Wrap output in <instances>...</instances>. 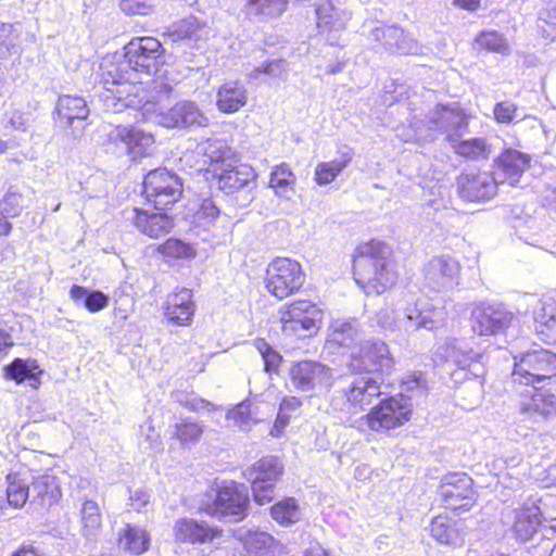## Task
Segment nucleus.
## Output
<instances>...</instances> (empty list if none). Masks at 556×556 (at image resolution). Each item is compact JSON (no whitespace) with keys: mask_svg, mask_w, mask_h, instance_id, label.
Here are the masks:
<instances>
[{"mask_svg":"<svg viewBox=\"0 0 556 556\" xmlns=\"http://www.w3.org/2000/svg\"><path fill=\"white\" fill-rule=\"evenodd\" d=\"M427 118L428 128L430 130H438L441 134H444L446 136L445 139L451 144L456 142L457 139L463 138L468 127L466 115L456 104H438L429 112Z\"/></svg>","mask_w":556,"mask_h":556,"instance_id":"obj_19","label":"nucleus"},{"mask_svg":"<svg viewBox=\"0 0 556 556\" xmlns=\"http://www.w3.org/2000/svg\"><path fill=\"white\" fill-rule=\"evenodd\" d=\"M22 210V195L16 192L8 191L0 201V214L4 216V219L18 216Z\"/></svg>","mask_w":556,"mask_h":556,"instance_id":"obj_58","label":"nucleus"},{"mask_svg":"<svg viewBox=\"0 0 556 556\" xmlns=\"http://www.w3.org/2000/svg\"><path fill=\"white\" fill-rule=\"evenodd\" d=\"M555 375L556 354L547 350L526 353L518 363H515L513 371L514 381L532 386Z\"/></svg>","mask_w":556,"mask_h":556,"instance_id":"obj_13","label":"nucleus"},{"mask_svg":"<svg viewBox=\"0 0 556 556\" xmlns=\"http://www.w3.org/2000/svg\"><path fill=\"white\" fill-rule=\"evenodd\" d=\"M282 330L298 338L311 337L318 329L321 311L307 300L294 301L279 308Z\"/></svg>","mask_w":556,"mask_h":556,"instance_id":"obj_9","label":"nucleus"},{"mask_svg":"<svg viewBox=\"0 0 556 556\" xmlns=\"http://www.w3.org/2000/svg\"><path fill=\"white\" fill-rule=\"evenodd\" d=\"M431 536L440 544L458 546L464 542V521L446 516L434 517L429 526Z\"/></svg>","mask_w":556,"mask_h":556,"instance_id":"obj_30","label":"nucleus"},{"mask_svg":"<svg viewBox=\"0 0 556 556\" xmlns=\"http://www.w3.org/2000/svg\"><path fill=\"white\" fill-rule=\"evenodd\" d=\"M252 414V404L250 402H242L229 412L228 417L239 422L240 426H244L254 420Z\"/></svg>","mask_w":556,"mask_h":556,"instance_id":"obj_62","label":"nucleus"},{"mask_svg":"<svg viewBox=\"0 0 556 556\" xmlns=\"http://www.w3.org/2000/svg\"><path fill=\"white\" fill-rule=\"evenodd\" d=\"M315 12L320 34L342 31L352 17V12L341 0H321Z\"/></svg>","mask_w":556,"mask_h":556,"instance_id":"obj_24","label":"nucleus"},{"mask_svg":"<svg viewBox=\"0 0 556 556\" xmlns=\"http://www.w3.org/2000/svg\"><path fill=\"white\" fill-rule=\"evenodd\" d=\"M392 366L393 358L389 346L380 340L361 342L348 363L351 372L365 375L389 370Z\"/></svg>","mask_w":556,"mask_h":556,"instance_id":"obj_15","label":"nucleus"},{"mask_svg":"<svg viewBox=\"0 0 556 556\" xmlns=\"http://www.w3.org/2000/svg\"><path fill=\"white\" fill-rule=\"evenodd\" d=\"M70 298L77 305H83L90 313L100 312L109 306L110 296L100 290H90L86 287L73 285Z\"/></svg>","mask_w":556,"mask_h":556,"instance_id":"obj_36","label":"nucleus"},{"mask_svg":"<svg viewBox=\"0 0 556 556\" xmlns=\"http://www.w3.org/2000/svg\"><path fill=\"white\" fill-rule=\"evenodd\" d=\"M194 305L192 301V291L187 288H182L178 292L170 294L167 299L165 306V316L167 319H179L176 315L179 306ZM180 320L184 318L180 317Z\"/></svg>","mask_w":556,"mask_h":556,"instance_id":"obj_53","label":"nucleus"},{"mask_svg":"<svg viewBox=\"0 0 556 556\" xmlns=\"http://www.w3.org/2000/svg\"><path fill=\"white\" fill-rule=\"evenodd\" d=\"M442 321V313L424 300L406 301L400 317V327L406 332L432 330Z\"/></svg>","mask_w":556,"mask_h":556,"instance_id":"obj_21","label":"nucleus"},{"mask_svg":"<svg viewBox=\"0 0 556 556\" xmlns=\"http://www.w3.org/2000/svg\"><path fill=\"white\" fill-rule=\"evenodd\" d=\"M208 36V27L194 16H188L175 23L170 29V37L177 40H203Z\"/></svg>","mask_w":556,"mask_h":556,"instance_id":"obj_39","label":"nucleus"},{"mask_svg":"<svg viewBox=\"0 0 556 556\" xmlns=\"http://www.w3.org/2000/svg\"><path fill=\"white\" fill-rule=\"evenodd\" d=\"M86 100L79 96H60L55 105V121L62 128H72L73 135L79 136L84 126L81 123L89 116Z\"/></svg>","mask_w":556,"mask_h":556,"instance_id":"obj_23","label":"nucleus"},{"mask_svg":"<svg viewBox=\"0 0 556 556\" xmlns=\"http://www.w3.org/2000/svg\"><path fill=\"white\" fill-rule=\"evenodd\" d=\"M30 503L51 506L61 496L58 480L52 475H40L29 481Z\"/></svg>","mask_w":556,"mask_h":556,"instance_id":"obj_33","label":"nucleus"},{"mask_svg":"<svg viewBox=\"0 0 556 556\" xmlns=\"http://www.w3.org/2000/svg\"><path fill=\"white\" fill-rule=\"evenodd\" d=\"M538 28L544 38L552 41L556 39V0L549 1L540 12Z\"/></svg>","mask_w":556,"mask_h":556,"instance_id":"obj_50","label":"nucleus"},{"mask_svg":"<svg viewBox=\"0 0 556 556\" xmlns=\"http://www.w3.org/2000/svg\"><path fill=\"white\" fill-rule=\"evenodd\" d=\"M530 156L515 149L504 150L496 159L497 168L510 179V185L518 181L523 170L529 166Z\"/></svg>","mask_w":556,"mask_h":556,"instance_id":"obj_34","label":"nucleus"},{"mask_svg":"<svg viewBox=\"0 0 556 556\" xmlns=\"http://www.w3.org/2000/svg\"><path fill=\"white\" fill-rule=\"evenodd\" d=\"M459 263L447 255L431 258L424 267V287L433 292H445L458 285Z\"/></svg>","mask_w":556,"mask_h":556,"instance_id":"obj_18","label":"nucleus"},{"mask_svg":"<svg viewBox=\"0 0 556 556\" xmlns=\"http://www.w3.org/2000/svg\"><path fill=\"white\" fill-rule=\"evenodd\" d=\"M119 545L134 555H140L149 547V535L140 527L126 523L119 532Z\"/></svg>","mask_w":556,"mask_h":556,"instance_id":"obj_40","label":"nucleus"},{"mask_svg":"<svg viewBox=\"0 0 556 556\" xmlns=\"http://www.w3.org/2000/svg\"><path fill=\"white\" fill-rule=\"evenodd\" d=\"M204 154L211 160V162L218 163L229 157L230 149L222 141H210L204 149Z\"/></svg>","mask_w":556,"mask_h":556,"instance_id":"obj_61","label":"nucleus"},{"mask_svg":"<svg viewBox=\"0 0 556 556\" xmlns=\"http://www.w3.org/2000/svg\"><path fill=\"white\" fill-rule=\"evenodd\" d=\"M342 392L352 406L359 407L363 410L372 405L374 401L383 394L381 384L370 375L353 377L342 388Z\"/></svg>","mask_w":556,"mask_h":556,"instance_id":"obj_26","label":"nucleus"},{"mask_svg":"<svg viewBox=\"0 0 556 556\" xmlns=\"http://www.w3.org/2000/svg\"><path fill=\"white\" fill-rule=\"evenodd\" d=\"M472 484L473 481L467 473L445 475L438 489L444 507L454 511L469 510L477 501V493Z\"/></svg>","mask_w":556,"mask_h":556,"instance_id":"obj_14","label":"nucleus"},{"mask_svg":"<svg viewBox=\"0 0 556 556\" xmlns=\"http://www.w3.org/2000/svg\"><path fill=\"white\" fill-rule=\"evenodd\" d=\"M248 3L257 14L279 16L286 10L287 0H249Z\"/></svg>","mask_w":556,"mask_h":556,"instance_id":"obj_57","label":"nucleus"},{"mask_svg":"<svg viewBox=\"0 0 556 556\" xmlns=\"http://www.w3.org/2000/svg\"><path fill=\"white\" fill-rule=\"evenodd\" d=\"M81 533L87 540L94 539L101 531L102 516L98 503L85 500L80 509Z\"/></svg>","mask_w":556,"mask_h":556,"instance_id":"obj_42","label":"nucleus"},{"mask_svg":"<svg viewBox=\"0 0 556 556\" xmlns=\"http://www.w3.org/2000/svg\"><path fill=\"white\" fill-rule=\"evenodd\" d=\"M175 539L181 543L204 544L219 535V530L204 521L192 518H181L174 526Z\"/></svg>","mask_w":556,"mask_h":556,"instance_id":"obj_28","label":"nucleus"},{"mask_svg":"<svg viewBox=\"0 0 556 556\" xmlns=\"http://www.w3.org/2000/svg\"><path fill=\"white\" fill-rule=\"evenodd\" d=\"M219 214L220 211L216 206L215 202L212 199L206 198L198 205L193 215V223L203 227H208L215 223Z\"/></svg>","mask_w":556,"mask_h":556,"instance_id":"obj_52","label":"nucleus"},{"mask_svg":"<svg viewBox=\"0 0 556 556\" xmlns=\"http://www.w3.org/2000/svg\"><path fill=\"white\" fill-rule=\"evenodd\" d=\"M289 72V64L283 59H273L264 62L260 66H255L249 74V78L256 80L261 75H266L270 78H278L281 80L287 79Z\"/></svg>","mask_w":556,"mask_h":556,"instance_id":"obj_48","label":"nucleus"},{"mask_svg":"<svg viewBox=\"0 0 556 556\" xmlns=\"http://www.w3.org/2000/svg\"><path fill=\"white\" fill-rule=\"evenodd\" d=\"M354 153L352 149L344 148L340 151L338 157L330 162L319 163L315 168V180L318 185H327L336 179V177L348 166L352 161Z\"/></svg>","mask_w":556,"mask_h":556,"instance_id":"obj_37","label":"nucleus"},{"mask_svg":"<svg viewBox=\"0 0 556 556\" xmlns=\"http://www.w3.org/2000/svg\"><path fill=\"white\" fill-rule=\"evenodd\" d=\"M160 252L172 258H192L195 256V250L191 244L174 238L166 240L160 247Z\"/></svg>","mask_w":556,"mask_h":556,"instance_id":"obj_51","label":"nucleus"},{"mask_svg":"<svg viewBox=\"0 0 556 556\" xmlns=\"http://www.w3.org/2000/svg\"><path fill=\"white\" fill-rule=\"evenodd\" d=\"M121 10L127 15H146L150 7L141 0H121Z\"/></svg>","mask_w":556,"mask_h":556,"instance_id":"obj_63","label":"nucleus"},{"mask_svg":"<svg viewBox=\"0 0 556 556\" xmlns=\"http://www.w3.org/2000/svg\"><path fill=\"white\" fill-rule=\"evenodd\" d=\"M218 188L226 194H237V202L245 206L253 200L256 188V173L245 164L223 169L218 175Z\"/></svg>","mask_w":556,"mask_h":556,"instance_id":"obj_17","label":"nucleus"},{"mask_svg":"<svg viewBox=\"0 0 556 556\" xmlns=\"http://www.w3.org/2000/svg\"><path fill=\"white\" fill-rule=\"evenodd\" d=\"M172 399L175 403L188 408L192 412H200L203 409H210L212 404L203 399L198 397L194 393L186 391H175L172 393Z\"/></svg>","mask_w":556,"mask_h":556,"instance_id":"obj_56","label":"nucleus"},{"mask_svg":"<svg viewBox=\"0 0 556 556\" xmlns=\"http://www.w3.org/2000/svg\"><path fill=\"white\" fill-rule=\"evenodd\" d=\"M173 87L162 80H154L151 87L149 98L151 101L150 112L141 110L142 118L153 119L156 124L166 128L190 129L198 127H206L208 118L199 108V105L190 100L176 102L167 111H163L159 103L168 99L172 94Z\"/></svg>","mask_w":556,"mask_h":556,"instance_id":"obj_3","label":"nucleus"},{"mask_svg":"<svg viewBox=\"0 0 556 556\" xmlns=\"http://www.w3.org/2000/svg\"><path fill=\"white\" fill-rule=\"evenodd\" d=\"M295 176L288 164L282 163L274 167L270 173L269 186L275 189L276 194L289 198L288 193L293 191Z\"/></svg>","mask_w":556,"mask_h":556,"instance_id":"obj_44","label":"nucleus"},{"mask_svg":"<svg viewBox=\"0 0 556 556\" xmlns=\"http://www.w3.org/2000/svg\"><path fill=\"white\" fill-rule=\"evenodd\" d=\"M520 414L529 416L534 422L547 420L556 415V396L548 390L532 386L520 402Z\"/></svg>","mask_w":556,"mask_h":556,"instance_id":"obj_25","label":"nucleus"},{"mask_svg":"<svg viewBox=\"0 0 556 556\" xmlns=\"http://www.w3.org/2000/svg\"><path fill=\"white\" fill-rule=\"evenodd\" d=\"M535 329L545 336L548 342L556 343V300L545 299L541 308L535 312Z\"/></svg>","mask_w":556,"mask_h":556,"instance_id":"obj_38","label":"nucleus"},{"mask_svg":"<svg viewBox=\"0 0 556 556\" xmlns=\"http://www.w3.org/2000/svg\"><path fill=\"white\" fill-rule=\"evenodd\" d=\"M7 480L8 503L15 508L23 507L28 500L30 501L29 480L16 472L8 475Z\"/></svg>","mask_w":556,"mask_h":556,"instance_id":"obj_43","label":"nucleus"},{"mask_svg":"<svg viewBox=\"0 0 556 556\" xmlns=\"http://www.w3.org/2000/svg\"><path fill=\"white\" fill-rule=\"evenodd\" d=\"M518 108L511 101H502L495 104L494 118L501 124H510L517 117Z\"/></svg>","mask_w":556,"mask_h":556,"instance_id":"obj_60","label":"nucleus"},{"mask_svg":"<svg viewBox=\"0 0 556 556\" xmlns=\"http://www.w3.org/2000/svg\"><path fill=\"white\" fill-rule=\"evenodd\" d=\"M182 191V180L167 168H155L144 176V197L159 211L175 204L181 198Z\"/></svg>","mask_w":556,"mask_h":556,"instance_id":"obj_7","label":"nucleus"},{"mask_svg":"<svg viewBox=\"0 0 556 556\" xmlns=\"http://www.w3.org/2000/svg\"><path fill=\"white\" fill-rule=\"evenodd\" d=\"M304 279L300 263L287 257L274 260L266 270V288L279 300L299 291Z\"/></svg>","mask_w":556,"mask_h":556,"instance_id":"obj_10","label":"nucleus"},{"mask_svg":"<svg viewBox=\"0 0 556 556\" xmlns=\"http://www.w3.org/2000/svg\"><path fill=\"white\" fill-rule=\"evenodd\" d=\"M288 375L290 388L301 392L329 390L334 383L333 369L317 361L293 363Z\"/></svg>","mask_w":556,"mask_h":556,"instance_id":"obj_11","label":"nucleus"},{"mask_svg":"<svg viewBox=\"0 0 556 556\" xmlns=\"http://www.w3.org/2000/svg\"><path fill=\"white\" fill-rule=\"evenodd\" d=\"M248 102V90L245 86L238 81L224 83L216 92V106L226 114L238 112Z\"/></svg>","mask_w":556,"mask_h":556,"instance_id":"obj_31","label":"nucleus"},{"mask_svg":"<svg viewBox=\"0 0 556 556\" xmlns=\"http://www.w3.org/2000/svg\"><path fill=\"white\" fill-rule=\"evenodd\" d=\"M434 358L441 363H451L456 366L452 372L455 381L467 378L469 375L475 378L484 375V353L475 351L464 340L445 339L437 346Z\"/></svg>","mask_w":556,"mask_h":556,"instance_id":"obj_5","label":"nucleus"},{"mask_svg":"<svg viewBox=\"0 0 556 556\" xmlns=\"http://www.w3.org/2000/svg\"><path fill=\"white\" fill-rule=\"evenodd\" d=\"M129 501L130 507L140 511L150 503V494L144 490H137L130 494Z\"/></svg>","mask_w":556,"mask_h":556,"instance_id":"obj_64","label":"nucleus"},{"mask_svg":"<svg viewBox=\"0 0 556 556\" xmlns=\"http://www.w3.org/2000/svg\"><path fill=\"white\" fill-rule=\"evenodd\" d=\"M21 33L13 24L0 22V59L5 60L20 53Z\"/></svg>","mask_w":556,"mask_h":556,"instance_id":"obj_45","label":"nucleus"},{"mask_svg":"<svg viewBox=\"0 0 556 556\" xmlns=\"http://www.w3.org/2000/svg\"><path fill=\"white\" fill-rule=\"evenodd\" d=\"M4 374L8 379L14 380L16 383L27 381L30 387L37 388L42 370L36 361L15 358L4 367Z\"/></svg>","mask_w":556,"mask_h":556,"instance_id":"obj_35","label":"nucleus"},{"mask_svg":"<svg viewBox=\"0 0 556 556\" xmlns=\"http://www.w3.org/2000/svg\"><path fill=\"white\" fill-rule=\"evenodd\" d=\"M112 137L126 146L132 160L150 154L155 142L151 132L135 126H117L112 132Z\"/></svg>","mask_w":556,"mask_h":556,"instance_id":"obj_27","label":"nucleus"},{"mask_svg":"<svg viewBox=\"0 0 556 556\" xmlns=\"http://www.w3.org/2000/svg\"><path fill=\"white\" fill-rule=\"evenodd\" d=\"M368 39L396 54H417L420 47L408 33L397 25H378L369 30Z\"/></svg>","mask_w":556,"mask_h":556,"instance_id":"obj_22","label":"nucleus"},{"mask_svg":"<svg viewBox=\"0 0 556 556\" xmlns=\"http://www.w3.org/2000/svg\"><path fill=\"white\" fill-rule=\"evenodd\" d=\"M124 55L138 77L156 73L164 63V48L153 37L132 38L124 47Z\"/></svg>","mask_w":556,"mask_h":556,"instance_id":"obj_12","label":"nucleus"},{"mask_svg":"<svg viewBox=\"0 0 556 556\" xmlns=\"http://www.w3.org/2000/svg\"><path fill=\"white\" fill-rule=\"evenodd\" d=\"M357 326L355 321H336L329 334V341L340 346H350L356 340Z\"/></svg>","mask_w":556,"mask_h":556,"instance_id":"obj_49","label":"nucleus"},{"mask_svg":"<svg viewBox=\"0 0 556 556\" xmlns=\"http://www.w3.org/2000/svg\"><path fill=\"white\" fill-rule=\"evenodd\" d=\"M100 70L104 89L100 98L106 111L121 113L124 109H134L150 112L152 103L146 97H139L136 86L139 77L124 54L105 58Z\"/></svg>","mask_w":556,"mask_h":556,"instance_id":"obj_1","label":"nucleus"},{"mask_svg":"<svg viewBox=\"0 0 556 556\" xmlns=\"http://www.w3.org/2000/svg\"><path fill=\"white\" fill-rule=\"evenodd\" d=\"M134 226L150 238H159L170 231L174 220L166 213H149L134 208L130 216Z\"/></svg>","mask_w":556,"mask_h":556,"instance_id":"obj_29","label":"nucleus"},{"mask_svg":"<svg viewBox=\"0 0 556 556\" xmlns=\"http://www.w3.org/2000/svg\"><path fill=\"white\" fill-rule=\"evenodd\" d=\"M452 147L458 155L471 160H486L493 152L492 144L485 138H460Z\"/></svg>","mask_w":556,"mask_h":556,"instance_id":"obj_41","label":"nucleus"},{"mask_svg":"<svg viewBox=\"0 0 556 556\" xmlns=\"http://www.w3.org/2000/svg\"><path fill=\"white\" fill-rule=\"evenodd\" d=\"M456 186L462 199L479 202L492 199L497 192L498 182L489 172L466 170L457 177Z\"/></svg>","mask_w":556,"mask_h":556,"instance_id":"obj_20","label":"nucleus"},{"mask_svg":"<svg viewBox=\"0 0 556 556\" xmlns=\"http://www.w3.org/2000/svg\"><path fill=\"white\" fill-rule=\"evenodd\" d=\"M400 317L401 316H395L393 309L386 307L377 312L376 323L381 329L394 332L396 330H403V328L400 327Z\"/></svg>","mask_w":556,"mask_h":556,"instance_id":"obj_59","label":"nucleus"},{"mask_svg":"<svg viewBox=\"0 0 556 556\" xmlns=\"http://www.w3.org/2000/svg\"><path fill=\"white\" fill-rule=\"evenodd\" d=\"M541 510L535 504L523 505L515 510L514 533L520 542L532 539L541 525Z\"/></svg>","mask_w":556,"mask_h":556,"instance_id":"obj_32","label":"nucleus"},{"mask_svg":"<svg viewBox=\"0 0 556 556\" xmlns=\"http://www.w3.org/2000/svg\"><path fill=\"white\" fill-rule=\"evenodd\" d=\"M283 472V463L277 456H264L242 472L244 479L251 483L256 504L265 505L274 500L276 483Z\"/></svg>","mask_w":556,"mask_h":556,"instance_id":"obj_6","label":"nucleus"},{"mask_svg":"<svg viewBox=\"0 0 556 556\" xmlns=\"http://www.w3.org/2000/svg\"><path fill=\"white\" fill-rule=\"evenodd\" d=\"M471 328L479 336H497L510 326L514 314L502 303L477 304L471 311Z\"/></svg>","mask_w":556,"mask_h":556,"instance_id":"obj_16","label":"nucleus"},{"mask_svg":"<svg viewBox=\"0 0 556 556\" xmlns=\"http://www.w3.org/2000/svg\"><path fill=\"white\" fill-rule=\"evenodd\" d=\"M249 505L248 488L235 481H225L203 495L199 508L208 516L237 522L248 516Z\"/></svg>","mask_w":556,"mask_h":556,"instance_id":"obj_4","label":"nucleus"},{"mask_svg":"<svg viewBox=\"0 0 556 556\" xmlns=\"http://www.w3.org/2000/svg\"><path fill=\"white\" fill-rule=\"evenodd\" d=\"M479 47L493 52L506 53L508 43L506 39L495 30L482 31L476 39Z\"/></svg>","mask_w":556,"mask_h":556,"instance_id":"obj_54","label":"nucleus"},{"mask_svg":"<svg viewBox=\"0 0 556 556\" xmlns=\"http://www.w3.org/2000/svg\"><path fill=\"white\" fill-rule=\"evenodd\" d=\"M412 412L410 397L400 393L380 399L379 403L371 407L366 415V421L372 431L391 430L408 421Z\"/></svg>","mask_w":556,"mask_h":556,"instance_id":"obj_8","label":"nucleus"},{"mask_svg":"<svg viewBox=\"0 0 556 556\" xmlns=\"http://www.w3.org/2000/svg\"><path fill=\"white\" fill-rule=\"evenodd\" d=\"M204 426L191 418H182L174 426L173 437L182 445L195 444L200 441Z\"/></svg>","mask_w":556,"mask_h":556,"instance_id":"obj_46","label":"nucleus"},{"mask_svg":"<svg viewBox=\"0 0 556 556\" xmlns=\"http://www.w3.org/2000/svg\"><path fill=\"white\" fill-rule=\"evenodd\" d=\"M270 515L281 526H290L300 520V509L293 497H287L270 507Z\"/></svg>","mask_w":556,"mask_h":556,"instance_id":"obj_47","label":"nucleus"},{"mask_svg":"<svg viewBox=\"0 0 556 556\" xmlns=\"http://www.w3.org/2000/svg\"><path fill=\"white\" fill-rule=\"evenodd\" d=\"M391 249L382 241L371 240L357 247L353 257V274L356 283L367 294H381L397 279Z\"/></svg>","mask_w":556,"mask_h":556,"instance_id":"obj_2","label":"nucleus"},{"mask_svg":"<svg viewBox=\"0 0 556 556\" xmlns=\"http://www.w3.org/2000/svg\"><path fill=\"white\" fill-rule=\"evenodd\" d=\"M255 348L262 355L264 361V369L267 372H276L282 362V356L279 352L273 349V346L265 339H257L255 341Z\"/></svg>","mask_w":556,"mask_h":556,"instance_id":"obj_55","label":"nucleus"}]
</instances>
